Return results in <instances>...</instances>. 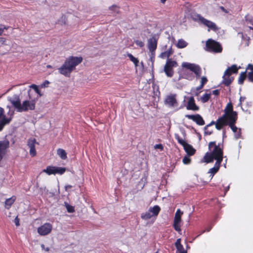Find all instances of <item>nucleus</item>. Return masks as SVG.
I'll return each mask as SVG.
<instances>
[{"instance_id":"obj_22","label":"nucleus","mask_w":253,"mask_h":253,"mask_svg":"<svg viewBox=\"0 0 253 253\" xmlns=\"http://www.w3.org/2000/svg\"><path fill=\"white\" fill-rule=\"evenodd\" d=\"M222 83L227 86H229L234 80L233 77H231L230 76L225 75V73L222 77Z\"/></svg>"},{"instance_id":"obj_11","label":"nucleus","mask_w":253,"mask_h":253,"mask_svg":"<svg viewBox=\"0 0 253 253\" xmlns=\"http://www.w3.org/2000/svg\"><path fill=\"white\" fill-rule=\"evenodd\" d=\"M52 228V226L50 223H45L43 224L42 225L38 227L37 230L38 233L40 235L45 236L51 232Z\"/></svg>"},{"instance_id":"obj_36","label":"nucleus","mask_w":253,"mask_h":253,"mask_svg":"<svg viewBox=\"0 0 253 253\" xmlns=\"http://www.w3.org/2000/svg\"><path fill=\"white\" fill-rule=\"evenodd\" d=\"M64 204L66 210L69 213H73L75 211L74 207L69 205L67 202H65Z\"/></svg>"},{"instance_id":"obj_38","label":"nucleus","mask_w":253,"mask_h":253,"mask_svg":"<svg viewBox=\"0 0 253 253\" xmlns=\"http://www.w3.org/2000/svg\"><path fill=\"white\" fill-rule=\"evenodd\" d=\"M176 253H187V251L185 250L183 245L177 247Z\"/></svg>"},{"instance_id":"obj_2","label":"nucleus","mask_w":253,"mask_h":253,"mask_svg":"<svg viewBox=\"0 0 253 253\" xmlns=\"http://www.w3.org/2000/svg\"><path fill=\"white\" fill-rule=\"evenodd\" d=\"M29 100H26L21 103L19 96L14 95L12 98L9 99L12 106L18 112H27L33 111L36 108V103L38 101V97L32 98L31 94V90L28 91Z\"/></svg>"},{"instance_id":"obj_64","label":"nucleus","mask_w":253,"mask_h":253,"mask_svg":"<svg viewBox=\"0 0 253 253\" xmlns=\"http://www.w3.org/2000/svg\"><path fill=\"white\" fill-rule=\"evenodd\" d=\"M46 250L48 251V248L46 249Z\"/></svg>"},{"instance_id":"obj_17","label":"nucleus","mask_w":253,"mask_h":253,"mask_svg":"<svg viewBox=\"0 0 253 253\" xmlns=\"http://www.w3.org/2000/svg\"><path fill=\"white\" fill-rule=\"evenodd\" d=\"M165 103L170 107L175 106L177 104L176 95L175 94L168 95L165 100Z\"/></svg>"},{"instance_id":"obj_61","label":"nucleus","mask_w":253,"mask_h":253,"mask_svg":"<svg viewBox=\"0 0 253 253\" xmlns=\"http://www.w3.org/2000/svg\"><path fill=\"white\" fill-rule=\"evenodd\" d=\"M249 28H250V29L251 30H253V27H250Z\"/></svg>"},{"instance_id":"obj_43","label":"nucleus","mask_w":253,"mask_h":253,"mask_svg":"<svg viewBox=\"0 0 253 253\" xmlns=\"http://www.w3.org/2000/svg\"><path fill=\"white\" fill-rule=\"evenodd\" d=\"M0 43L2 45H7V39L3 37H0Z\"/></svg>"},{"instance_id":"obj_49","label":"nucleus","mask_w":253,"mask_h":253,"mask_svg":"<svg viewBox=\"0 0 253 253\" xmlns=\"http://www.w3.org/2000/svg\"><path fill=\"white\" fill-rule=\"evenodd\" d=\"M181 239H178L176 242L175 243V246L176 248H177V247H179V246H181Z\"/></svg>"},{"instance_id":"obj_16","label":"nucleus","mask_w":253,"mask_h":253,"mask_svg":"<svg viewBox=\"0 0 253 253\" xmlns=\"http://www.w3.org/2000/svg\"><path fill=\"white\" fill-rule=\"evenodd\" d=\"M157 47V41L155 37H152L148 40V47L151 52L152 54H154V52Z\"/></svg>"},{"instance_id":"obj_48","label":"nucleus","mask_w":253,"mask_h":253,"mask_svg":"<svg viewBox=\"0 0 253 253\" xmlns=\"http://www.w3.org/2000/svg\"><path fill=\"white\" fill-rule=\"evenodd\" d=\"M246 98L245 96H241L240 98V99H239V103L238 106L242 107V102L243 101H244V100L246 99Z\"/></svg>"},{"instance_id":"obj_14","label":"nucleus","mask_w":253,"mask_h":253,"mask_svg":"<svg viewBox=\"0 0 253 253\" xmlns=\"http://www.w3.org/2000/svg\"><path fill=\"white\" fill-rule=\"evenodd\" d=\"M238 119H232L230 120H226L225 121V123L222 125V126L219 128L218 127H216V128L217 130H220L224 126H229L231 128L232 130L234 132H236L238 129L237 127L235 126V124L237 122Z\"/></svg>"},{"instance_id":"obj_12","label":"nucleus","mask_w":253,"mask_h":253,"mask_svg":"<svg viewBox=\"0 0 253 253\" xmlns=\"http://www.w3.org/2000/svg\"><path fill=\"white\" fill-rule=\"evenodd\" d=\"M4 113V109L0 107V131L2 130L6 125L9 124L12 120V117L6 118Z\"/></svg>"},{"instance_id":"obj_45","label":"nucleus","mask_w":253,"mask_h":253,"mask_svg":"<svg viewBox=\"0 0 253 253\" xmlns=\"http://www.w3.org/2000/svg\"><path fill=\"white\" fill-rule=\"evenodd\" d=\"M235 133V137L236 139H239L241 137V129H239V130Z\"/></svg>"},{"instance_id":"obj_52","label":"nucleus","mask_w":253,"mask_h":253,"mask_svg":"<svg viewBox=\"0 0 253 253\" xmlns=\"http://www.w3.org/2000/svg\"><path fill=\"white\" fill-rule=\"evenodd\" d=\"M219 8L223 11V12L225 13H228L229 11L226 10L223 6H219Z\"/></svg>"},{"instance_id":"obj_26","label":"nucleus","mask_w":253,"mask_h":253,"mask_svg":"<svg viewBox=\"0 0 253 253\" xmlns=\"http://www.w3.org/2000/svg\"><path fill=\"white\" fill-rule=\"evenodd\" d=\"M173 51L172 49L171 48H170L168 50L161 53L160 56L162 58H163V59L166 58H167L168 59H169V57L173 53Z\"/></svg>"},{"instance_id":"obj_24","label":"nucleus","mask_w":253,"mask_h":253,"mask_svg":"<svg viewBox=\"0 0 253 253\" xmlns=\"http://www.w3.org/2000/svg\"><path fill=\"white\" fill-rule=\"evenodd\" d=\"M161 211V208L159 206L156 205L153 207H150L149 209V211L152 212L153 216H157Z\"/></svg>"},{"instance_id":"obj_13","label":"nucleus","mask_w":253,"mask_h":253,"mask_svg":"<svg viewBox=\"0 0 253 253\" xmlns=\"http://www.w3.org/2000/svg\"><path fill=\"white\" fill-rule=\"evenodd\" d=\"M185 117L188 119L192 120L199 126H203L205 124V121L200 114L186 115Z\"/></svg>"},{"instance_id":"obj_32","label":"nucleus","mask_w":253,"mask_h":253,"mask_svg":"<svg viewBox=\"0 0 253 253\" xmlns=\"http://www.w3.org/2000/svg\"><path fill=\"white\" fill-rule=\"evenodd\" d=\"M109 9L114 13L119 14L120 13V7L115 4L110 6Z\"/></svg>"},{"instance_id":"obj_19","label":"nucleus","mask_w":253,"mask_h":253,"mask_svg":"<svg viewBox=\"0 0 253 253\" xmlns=\"http://www.w3.org/2000/svg\"><path fill=\"white\" fill-rule=\"evenodd\" d=\"M203 20L204 21H203L202 24L208 27L210 29L214 32H216L219 30V28L217 27V25L214 22L210 20H209L206 18H205Z\"/></svg>"},{"instance_id":"obj_62","label":"nucleus","mask_w":253,"mask_h":253,"mask_svg":"<svg viewBox=\"0 0 253 253\" xmlns=\"http://www.w3.org/2000/svg\"><path fill=\"white\" fill-rule=\"evenodd\" d=\"M250 40V37H248V40L249 41Z\"/></svg>"},{"instance_id":"obj_10","label":"nucleus","mask_w":253,"mask_h":253,"mask_svg":"<svg viewBox=\"0 0 253 253\" xmlns=\"http://www.w3.org/2000/svg\"><path fill=\"white\" fill-rule=\"evenodd\" d=\"M10 142L8 140L4 139L0 141V162L2 160L4 156L7 153L9 147Z\"/></svg>"},{"instance_id":"obj_59","label":"nucleus","mask_w":253,"mask_h":253,"mask_svg":"<svg viewBox=\"0 0 253 253\" xmlns=\"http://www.w3.org/2000/svg\"><path fill=\"white\" fill-rule=\"evenodd\" d=\"M47 68H52V66L50 65H47L46 66Z\"/></svg>"},{"instance_id":"obj_15","label":"nucleus","mask_w":253,"mask_h":253,"mask_svg":"<svg viewBox=\"0 0 253 253\" xmlns=\"http://www.w3.org/2000/svg\"><path fill=\"white\" fill-rule=\"evenodd\" d=\"M39 143L36 142V140L34 138H31L28 139L27 145L30 148V155L32 157H34L37 154V152L35 149V144Z\"/></svg>"},{"instance_id":"obj_23","label":"nucleus","mask_w":253,"mask_h":253,"mask_svg":"<svg viewBox=\"0 0 253 253\" xmlns=\"http://www.w3.org/2000/svg\"><path fill=\"white\" fill-rule=\"evenodd\" d=\"M15 200L16 197L15 196H13L11 198L7 199L5 201V208L7 209H9Z\"/></svg>"},{"instance_id":"obj_31","label":"nucleus","mask_w":253,"mask_h":253,"mask_svg":"<svg viewBox=\"0 0 253 253\" xmlns=\"http://www.w3.org/2000/svg\"><path fill=\"white\" fill-rule=\"evenodd\" d=\"M247 73V72L246 71L245 72H242L240 74L239 79H238L239 84H243L244 82L247 77V73Z\"/></svg>"},{"instance_id":"obj_33","label":"nucleus","mask_w":253,"mask_h":253,"mask_svg":"<svg viewBox=\"0 0 253 253\" xmlns=\"http://www.w3.org/2000/svg\"><path fill=\"white\" fill-rule=\"evenodd\" d=\"M153 216V215L149 211L145 213H142L141 215V217L142 219L144 220H148L151 218Z\"/></svg>"},{"instance_id":"obj_42","label":"nucleus","mask_w":253,"mask_h":253,"mask_svg":"<svg viewBox=\"0 0 253 253\" xmlns=\"http://www.w3.org/2000/svg\"><path fill=\"white\" fill-rule=\"evenodd\" d=\"M203 87L204 86L203 85H202L201 84H200V85H199L198 86H197L195 90H196V92H195V95L196 96L199 95V93L201 92L200 90L201 89H202L203 88Z\"/></svg>"},{"instance_id":"obj_44","label":"nucleus","mask_w":253,"mask_h":253,"mask_svg":"<svg viewBox=\"0 0 253 253\" xmlns=\"http://www.w3.org/2000/svg\"><path fill=\"white\" fill-rule=\"evenodd\" d=\"M248 78L250 82H253V71L248 73Z\"/></svg>"},{"instance_id":"obj_25","label":"nucleus","mask_w":253,"mask_h":253,"mask_svg":"<svg viewBox=\"0 0 253 253\" xmlns=\"http://www.w3.org/2000/svg\"><path fill=\"white\" fill-rule=\"evenodd\" d=\"M181 77L189 81H192L194 78L192 73L186 70L184 71Z\"/></svg>"},{"instance_id":"obj_35","label":"nucleus","mask_w":253,"mask_h":253,"mask_svg":"<svg viewBox=\"0 0 253 253\" xmlns=\"http://www.w3.org/2000/svg\"><path fill=\"white\" fill-rule=\"evenodd\" d=\"M211 98V93H205L201 97V101L203 103L207 102Z\"/></svg>"},{"instance_id":"obj_28","label":"nucleus","mask_w":253,"mask_h":253,"mask_svg":"<svg viewBox=\"0 0 253 253\" xmlns=\"http://www.w3.org/2000/svg\"><path fill=\"white\" fill-rule=\"evenodd\" d=\"M57 154L62 160H66L67 158L66 152L62 149H58Z\"/></svg>"},{"instance_id":"obj_39","label":"nucleus","mask_w":253,"mask_h":253,"mask_svg":"<svg viewBox=\"0 0 253 253\" xmlns=\"http://www.w3.org/2000/svg\"><path fill=\"white\" fill-rule=\"evenodd\" d=\"M182 162L185 165L189 164L191 163V159L189 156H186L183 158Z\"/></svg>"},{"instance_id":"obj_18","label":"nucleus","mask_w":253,"mask_h":253,"mask_svg":"<svg viewBox=\"0 0 253 253\" xmlns=\"http://www.w3.org/2000/svg\"><path fill=\"white\" fill-rule=\"evenodd\" d=\"M186 109L188 110L198 111L199 107L197 106L193 97H190L188 101Z\"/></svg>"},{"instance_id":"obj_4","label":"nucleus","mask_w":253,"mask_h":253,"mask_svg":"<svg viewBox=\"0 0 253 253\" xmlns=\"http://www.w3.org/2000/svg\"><path fill=\"white\" fill-rule=\"evenodd\" d=\"M224 114L216 120V127H220L225 123L226 120L232 119H238V113L233 110V104L231 102H228L224 110Z\"/></svg>"},{"instance_id":"obj_8","label":"nucleus","mask_w":253,"mask_h":253,"mask_svg":"<svg viewBox=\"0 0 253 253\" xmlns=\"http://www.w3.org/2000/svg\"><path fill=\"white\" fill-rule=\"evenodd\" d=\"M182 67L193 72L196 77L197 79H199L202 73V69L200 66L193 63L188 62H183L182 64Z\"/></svg>"},{"instance_id":"obj_3","label":"nucleus","mask_w":253,"mask_h":253,"mask_svg":"<svg viewBox=\"0 0 253 253\" xmlns=\"http://www.w3.org/2000/svg\"><path fill=\"white\" fill-rule=\"evenodd\" d=\"M82 61L83 58L81 56H69L66 59L63 65L58 69V72L66 77H70L71 73L76 69V67Z\"/></svg>"},{"instance_id":"obj_21","label":"nucleus","mask_w":253,"mask_h":253,"mask_svg":"<svg viewBox=\"0 0 253 253\" xmlns=\"http://www.w3.org/2000/svg\"><path fill=\"white\" fill-rule=\"evenodd\" d=\"M190 17L191 19L195 22L202 23L205 19L204 17L202 16L200 14H198L196 12H191L190 14Z\"/></svg>"},{"instance_id":"obj_57","label":"nucleus","mask_w":253,"mask_h":253,"mask_svg":"<svg viewBox=\"0 0 253 253\" xmlns=\"http://www.w3.org/2000/svg\"><path fill=\"white\" fill-rule=\"evenodd\" d=\"M0 25L1 27L2 28V29H3V31H4V29L5 30H7L8 29V28H9L8 26H4L3 25H2V24H1Z\"/></svg>"},{"instance_id":"obj_7","label":"nucleus","mask_w":253,"mask_h":253,"mask_svg":"<svg viewBox=\"0 0 253 253\" xmlns=\"http://www.w3.org/2000/svg\"><path fill=\"white\" fill-rule=\"evenodd\" d=\"M175 138L177 140V142L183 147L184 150L188 156H192L195 153L196 150L192 147V146L181 138L178 134H176L175 135Z\"/></svg>"},{"instance_id":"obj_51","label":"nucleus","mask_w":253,"mask_h":253,"mask_svg":"<svg viewBox=\"0 0 253 253\" xmlns=\"http://www.w3.org/2000/svg\"><path fill=\"white\" fill-rule=\"evenodd\" d=\"M219 90L215 89L212 91V93L215 95H218L219 94Z\"/></svg>"},{"instance_id":"obj_29","label":"nucleus","mask_w":253,"mask_h":253,"mask_svg":"<svg viewBox=\"0 0 253 253\" xmlns=\"http://www.w3.org/2000/svg\"><path fill=\"white\" fill-rule=\"evenodd\" d=\"M188 43L183 39H179L176 44V47L178 48H183L186 47Z\"/></svg>"},{"instance_id":"obj_46","label":"nucleus","mask_w":253,"mask_h":253,"mask_svg":"<svg viewBox=\"0 0 253 253\" xmlns=\"http://www.w3.org/2000/svg\"><path fill=\"white\" fill-rule=\"evenodd\" d=\"M154 148L156 149H160L161 151H162L164 149V147L162 144H156L154 146Z\"/></svg>"},{"instance_id":"obj_1","label":"nucleus","mask_w":253,"mask_h":253,"mask_svg":"<svg viewBox=\"0 0 253 253\" xmlns=\"http://www.w3.org/2000/svg\"><path fill=\"white\" fill-rule=\"evenodd\" d=\"M208 148L210 152L206 153L204 159L207 163L216 161L214 166L210 169L209 172L213 176L218 171L223 161V146L222 145L220 146L219 143L217 145L215 141H211L209 143Z\"/></svg>"},{"instance_id":"obj_54","label":"nucleus","mask_w":253,"mask_h":253,"mask_svg":"<svg viewBox=\"0 0 253 253\" xmlns=\"http://www.w3.org/2000/svg\"><path fill=\"white\" fill-rule=\"evenodd\" d=\"M246 69L251 70L252 71H253V65L249 64Z\"/></svg>"},{"instance_id":"obj_27","label":"nucleus","mask_w":253,"mask_h":253,"mask_svg":"<svg viewBox=\"0 0 253 253\" xmlns=\"http://www.w3.org/2000/svg\"><path fill=\"white\" fill-rule=\"evenodd\" d=\"M127 56L129 58V60L133 63L135 67H137L138 66L139 61L138 58L135 57L129 53L127 54Z\"/></svg>"},{"instance_id":"obj_37","label":"nucleus","mask_w":253,"mask_h":253,"mask_svg":"<svg viewBox=\"0 0 253 253\" xmlns=\"http://www.w3.org/2000/svg\"><path fill=\"white\" fill-rule=\"evenodd\" d=\"M30 88H32L34 89L35 92L39 95V96L37 97H40L42 96V94L41 93V91L39 89L38 86L35 84H33L30 86Z\"/></svg>"},{"instance_id":"obj_60","label":"nucleus","mask_w":253,"mask_h":253,"mask_svg":"<svg viewBox=\"0 0 253 253\" xmlns=\"http://www.w3.org/2000/svg\"><path fill=\"white\" fill-rule=\"evenodd\" d=\"M167 0H161L162 3H164Z\"/></svg>"},{"instance_id":"obj_30","label":"nucleus","mask_w":253,"mask_h":253,"mask_svg":"<svg viewBox=\"0 0 253 253\" xmlns=\"http://www.w3.org/2000/svg\"><path fill=\"white\" fill-rule=\"evenodd\" d=\"M183 214V212L180 211V209H178L174 215V221H178L181 222V216Z\"/></svg>"},{"instance_id":"obj_34","label":"nucleus","mask_w":253,"mask_h":253,"mask_svg":"<svg viewBox=\"0 0 253 253\" xmlns=\"http://www.w3.org/2000/svg\"><path fill=\"white\" fill-rule=\"evenodd\" d=\"M180 223L178 221H173V227L174 230L178 232L181 231Z\"/></svg>"},{"instance_id":"obj_47","label":"nucleus","mask_w":253,"mask_h":253,"mask_svg":"<svg viewBox=\"0 0 253 253\" xmlns=\"http://www.w3.org/2000/svg\"><path fill=\"white\" fill-rule=\"evenodd\" d=\"M216 121L215 122L214 121H212L209 124L206 125L204 127V130L207 129L208 127H209L210 126H212V125H215L216 126Z\"/></svg>"},{"instance_id":"obj_41","label":"nucleus","mask_w":253,"mask_h":253,"mask_svg":"<svg viewBox=\"0 0 253 253\" xmlns=\"http://www.w3.org/2000/svg\"><path fill=\"white\" fill-rule=\"evenodd\" d=\"M134 42L137 46H138L140 47H142L144 45V42L141 41L135 40L134 41Z\"/></svg>"},{"instance_id":"obj_20","label":"nucleus","mask_w":253,"mask_h":253,"mask_svg":"<svg viewBox=\"0 0 253 253\" xmlns=\"http://www.w3.org/2000/svg\"><path fill=\"white\" fill-rule=\"evenodd\" d=\"M240 67H237L236 65H232L228 67L224 72L225 75L231 76L232 74H237Z\"/></svg>"},{"instance_id":"obj_9","label":"nucleus","mask_w":253,"mask_h":253,"mask_svg":"<svg viewBox=\"0 0 253 253\" xmlns=\"http://www.w3.org/2000/svg\"><path fill=\"white\" fill-rule=\"evenodd\" d=\"M66 171L65 168L57 167L54 166H47L46 169L43 170V172L48 175L55 174L58 173L60 174H63Z\"/></svg>"},{"instance_id":"obj_40","label":"nucleus","mask_w":253,"mask_h":253,"mask_svg":"<svg viewBox=\"0 0 253 253\" xmlns=\"http://www.w3.org/2000/svg\"><path fill=\"white\" fill-rule=\"evenodd\" d=\"M208 80L206 77L203 76L201 78L200 84L203 85V86L207 84Z\"/></svg>"},{"instance_id":"obj_6","label":"nucleus","mask_w":253,"mask_h":253,"mask_svg":"<svg viewBox=\"0 0 253 253\" xmlns=\"http://www.w3.org/2000/svg\"><path fill=\"white\" fill-rule=\"evenodd\" d=\"M178 66L177 62L172 59H168L165 65L164 71L167 77L171 78L174 74L173 68Z\"/></svg>"},{"instance_id":"obj_5","label":"nucleus","mask_w":253,"mask_h":253,"mask_svg":"<svg viewBox=\"0 0 253 253\" xmlns=\"http://www.w3.org/2000/svg\"><path fill=\"white\" fill-rule=\"evenodd\" d=\"M205 49L211 52L220 53L222 51V47L218 42L210 39L206 41Z\"/></svg>"},{"instance_id":"obj_55","label":"nucleus","mask_w":253,"mask_h":253,"mask_svg":"<svg viewBox=\"0 0 253 253\" xmlns=\"http://www.w3.org/2000/svg\"><path fill=\"white\" fill-rule=\"evenodd\" d=\"M212 133V131H209L207 129L205 130V134L206 135H211Z\"/></svg>"},{"instance_id":"obj_63","label":"nucleus","mask_w":253,"mask_h":253,"mask_svg":"<svg viewBox=\"0 0 253 253\" xmlns=\"http://www.w3.org/2000/svg\"><path fill=\"white\" fill-rule=\"evenodd\" d=\"M225 134V131H223V135H224Z\"/></svg>"},{"instance_id":"obj_50","label":"nucleus","mask_w":253,"mask_h":253,"mask_svg":"<svg viewBox=\"0 0 253 253\" xmlns=\"http://www.w3.org/2000/svg\"><path fill=\"white\" fill-rule=\"evenodd\" d=\"M14 223L16 226H19V219L18 218L17 216L14 219Z\"/></svg>"},{"instance_id":"obj_56","label":"nucleus","mask_w":253,"mask_h":253,"mask_svg":"<svg viewBox=\"0 0 253 253\" xmlns=\"http://www.w3.org/2000/svg\"><path fill=\"white\" fill-rule=\"evenodd\" d=\"M72 187V185H67L65 186V189L66 191H68V190Z\"/></svg>"},{"instance_id":"obj_53","label":"nucleus","mask_w":253,"mask_h":253,"mask_svg":"<svg viewBox=\"0 0 253 253\" xmlns=\"http://www.w3.org/2000/svg\"><path fill=\"white\" fill-rule=\"evenodd\" d=\"M49 84V82L47 81V80H45L43 83V84H42V87H46L47 86L48 84Z\"/></svg>"},{"instance_id":"obj_58","label":"nucleus","mask_w":253,"mask_h":253,"mask_svg":"<svg viewBox=\"0 0 253 253\" xmlns=\"http://www.w3.org/2000/svg\"><path fill=\"white\" fill-rule=\"evenodd\" d=\"M229 189V186H228L225 188V193H226Z\"/></svg>"}]
</instances>
